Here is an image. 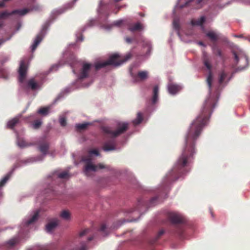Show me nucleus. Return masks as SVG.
<instances>
[{
	"label": "nucleus",
	"instance_id": "nucleus-1",
	"mask_svg": "<svg viewBox=\"0 0 250 250\" xmlns=\"http://www.w3.org/2000/svg\"><path fill=\"white\" fill-rule=\"evenodd\" d=\"M203 62L208 71L207 77V83L208 88V94L202 106L201 111L190 124L185 137V144L182 152L177 161H193L196 153V142L201 135L204 127L207 125L209 118L217 104L219 93L218 88L213 91L212 82L213 75L211 72L210 60L207 53L203 52Z\"/></svg>",
	"mask_w": 250,
	"mask_h": 250
},
{
	"label": "nucleus",
	"instance_id": "nucleus-2",
	"mask_svg": "<svg viewBox=\"0 0 250 250\" xmlns=\"http://www.w3.org/2000/svg\"><path fill=\"white\" fill-rule=\"evenodd\" d=\"M131 58V54L126 55L124 59H120L118 54L111 55L108 60L98 62L94 64L84 62L78 61L75 56L72 57V62L69 63L71 66L73 73L77 77L76 80L73 82L70 87H67L64 91L68 93L75 89L88 87L94 81L92 68L98 70L108 65L117 67L121 65Z\"/></svg>",
	"mask_w": 250,
	"mask_h": 250
},
{
	"label": "nucleus",
	"instance_id": "nucleus-3",
	"mask_svg": "<svg viewBox=\"0 0 250 250\" xmlns=\"http://www.w3.org/2000/svg\"><path fill=\"white\" fill-rule=\"evenodd\" d=\"M37 145H38V149L42 153L41 155L30 157L26 159L21 160L19 163L15 164L12 167V169L0 180V197L3 196L2 188L11 177L14 170L16 168L34 163L42 162L44 160L46 155L48 153L49 144L46 141L45 137H42L38 141Z\"/></svg>",
	"mask_w": 250,
	"mask_h": 250
},
{
	"label": "nucleus",
	"instance_id": "nucleus-4",
	"mask_svg": "<svg viewBox=\"0 0 250 250\" xmlns=\"http://www.w3.org/2000/svg\"><path fill=\"white\" fill-rule=\"evenodd\" d=\"M40 211V210L39 209L33 210L24 217L19 226V235L5 242L4 244L5 248L8 250H13L14 248L21 241L20 239V235L28 232L31 229V225L34 224L37 221L39 217Z\"/></svg>",
	"mask_w": 250,
	"mask_h": 250
},
{
	"label": "nucleus",
	"instance_id": "nucleus-5",
	"mask_svg": "<svg viewBox=\"0 0 250 250\" xmlns=\"http://www.w3.org/2000/svg\"><path fill=\"white\" fill-rule=\"evenodd\" d=\"M27 69L24 61H21L19 69V81L20 86L25 90H31L33 91L40 90L44 82V77L36 76L25 81Z\"/></svg>",
	"mask_w": 250,
	"mask_h": 250
},
{
	"label": "nucleus",
	"instance_id": "nucleus-6",
	"mask_svg": "<svg viewBox=\"0 0 250 250\" xmlns=\"http://www.w3.org/2000/svg\"><path fill=\"white\" fill-rule=\"evenodd\" d=\"M109 5L107 4L104 0H103L100 1L99 8L97 10L100 27L105 31L110 30L114 26L120 27L125 21L124 20L120 19L114 21L111 24L108 23L107 19L109 16Z\"/></svg>",
	"mask_w": 250,
	"mask_h": 250
},
{
	"label": "nucleus",
	"instance_id": "nucleus-7",
	"mask_svg": "<svg viewBox=\"0 0 250 250\" xmlns=\"http://www.w3.org/2000/svg\"><path fill=\"white\" fill-rule=\"evenodd\" d=\"M99 156L100 154L97 149H91L88 151V155L87 157H83L82 161L85 163L83 169V173L87 176H90L91 172H94L100 169L105 168L106 167L103 164H98L96 165L92 164V156Z\"/></svg>",
	"mask_w": 250,
	"mask_h": 250
},
{
	"label": "nucleus",
	"instance_id": "nucleus-8",
	"mask_svg": "<svg viewBox=\"0 0 250 250\" xmlns=\"http://www.w3.org/2000/svg\"><path fill=\"white\" fill-rule=\"evenodd\" d=\"M232 54L234 56V61L237 68L235 69V72L244 70L248 66V58L245 52L240 49L237 51L233 50Z\"/></svg>",
	"mask_w": 250,
	"mask_h": 250
},
{
	"label": "nucleus",
	"instance_id": "nucleus-9",
	"mask_svg": "<svg viewBox=\"0 0 250 250\" xmlns=\"http://www.w3.org/2000/svg\"><path fill=\"white\" fill-rule=\"evenodd\" d=\"M128 126V123L120 122L118 124V127L115 130L109 126H104L102 130L107 137L115 138L124 133L127 129Z\"/></svg>",
	"mask_w": 250,
	"mask_h": 250
},
{
	"label": "nucleus",
	"instance_id": "nucleus-10",
	"mask_svg": "<svg viewBox=\"0 0 250 250\" xmlns=\"http://www.w3.org/2000/svg\"><path fill=\"white\" fill-rule=\"evenodd\" d=\"M159 202V197L156 196L152 198L149 202L148 204H146L143 199H141L138 200L137 206L135 209H131L127 213H131L134 210H137L140 213H142L144 211H146V206L151 207L157 205Z\"/></svg>",
	"mask_w": 250,
	"mask_h": 250
},
{
	"label": "nucleus",
	"instance_id": "nucleus-11",
	"mask_svg": "<svg viewBox=\"0 0 250 250\" xmlns=\"http://www.w3.org/2000/svg\"><path fill=\"white\" fill-rule=\"evenodd\" d=\"M95 23L94 20H91L88 23L86 24L82 29L80 31H78L76 33V42L70 43L68 47L69 49H74V50H77L79 48V46L78 45L77 42H82L83 41V36L82 35V32H84L87 27L92 26Z\"/></svg>",
	"mask_w": 250,
	"mask_h": 250
},
{
	"label": "nucleus",
	"instance_id": "nucleus-12",
	"mask_svg": "<svg viewBox=\"0 0 250 250\" xmlns=\"http://www.w3.org/2000/svg\"><path fill=\"white\" fill-rule=\"evenodd\" d=\"M135 69V66L134 65L130 66L129 69L130 75L134 83H137L139 81H144L147 78L148 72L147 71L144 70L136 72L134 70Z\"/></svg>",
	"mask_w": 250,
	"mask_h": 250
},
{
	"label": "nucleus",
	"instance_id": "nucleus-13",
	"mask_svg": "<svg viewBox=\"0 0 250 250\" xmlns=\"http://www.w3.org/2000/svg\"><path fill=\"white\" fill-rule=\"evenodd\" d=\"M69 177V174L67 171H62L59 172L55 171L51 175L48 176V180L51 181L52 184H56L60 182L61 180L66 179Z\"/></svg>",
	"mask_w": 250,
	"mask_h": 250
},
{
	"label": "nucleus",
	"instance_id": "nucleus-14",
	"mask_svg": "<svg viewBox=\"0 0 250 250\" xmlns=\"http://www.w3.org/2000/svg\"><path fill=\"white\" fill-rule=\"evenodd\" d=\"M47 30V27L45 25L42 26V28L40 32L37 35L35 39H34L32 44L31 46V49L32 52H34L40 44L43 38L46 34Z\"/></svg>",
	"mask_w": 250,
	"mask_h": 250
},
{
	"label": "nucleus",
	"instance_id": "nucleus-15",
	"mask_svg": "<svg viewBox=\"0 0 250 250\" xmlns=\"http://www.w3.org/2000/svg\"><path fill=\"white\" fill-rule=\"evenodd\" d=\"M168 216L171 222L173 224L182 223L185 221L184 216L178 212H169L168 213Z\"/></svg>",
	"mask_w": 250,
	"mask_h": 250
},
{
	"label": "nucleus",
	"instance_id": "nucleus-16",
	"mask_svg": "<svg viewBox=\"0 0 250 250\" xmlns=\"http://www.w3.org/2000/svg\"><path fill=\"white\" fill-rule=\"evenodd\" d=\"M183 88L181 84H177L173 83H169L167 85V88L168 93L172 95H175L179 92Z\"/></svg>",
	"mask_w": 250,
	"mask_h": 250
},
{
	"label": "nucleus",
	"instance_id": "nucleus-17",
	"mask_svg": "<svg viewBox=\"0 0 250 250\" xmlns=\"http://www.w3.org/2000/svg\"><path fill=\"white\" fill-rule=\"evenodd\" d=\"M77 0H74V1L68 3L62 7L53 10L52 13L56 15H60L64 13L66 10L71 9L73 6L74 2Z\"/></svg>",
	"mask_w": 250,
	"mask_h": 250
},
{
	"label": "nucleus",
	"instance_id": "nucleus-18",
	"mask_svg": "<svg viewBox=\"0 0 250 250\" xmlns=\"http://www.w3.org/2000/svg\"><path fill=\"white\" fill-rule=\"evenodd\" d=\"M105 152L115 150L116 149L115 141L114 140L106 141L102 148Z\"/></svg>",
	"mask_w": 250,
	"mask_h": 250
},
{
	"label": "nucleus",
	"instance_id": "nucleus-19",
	"mask_svg": "<svg viewBox=\"0 0 250 250\" xmlns=\"http://www.w3.org/2000/svg\"><path fill=\"white\" fill-rule=\"evenodd\" d=\"M206 21V17L204 16H201L199 19L195 20L193 19L191 20L190 23L193 26H199L201 27V29L202 31H205V27L203 25V23Z\"/></svg>",
	"mask_w": 250,
	"mask_h": 250
},
{
	"label": "nucleus",
	"instance_id": "nucleus-20",
	"mask_svg": "<svg viewBox=\"0 0 250 250\" xmlns=\"http://www.w3.org/2000/svg\"><path fill=\"white\" fill-rule=\"evenodd\" d=\"M173 28L176 31L177 35L180 39V40L184 42H188L189 41H187L185 40L182 38V36L181 35V33L180 32V26L179 24V20L177 19H175L173 21Z\"/></svg>",
	"mask_w": 250,
	"mask_h": 250
},
{
	"label": "nucleus",
	"instance_id": "nucleus-21",
	"mask_svg": "<svg viewBox=\"0 0 250 250\" xmlns=\"http://www.w3.org/2000/svg\"><path fill=\"white\" fill-rule=\"evenodd\" d=\"M159 88L158 85H155L153 88L152 96L151 99V104L153 105L156 104L159 101Z\"/></svg>",
	"mask_w": 250,
	"mask_h": 250
},
{
	"label": "nucleus",
	"instance_id": "nucleus-22",
	"mask_svg": "<svg viewBox=\"0 0 250 250\" xmlns=\"http://www.w3.org/2000/svg\"><path fill=\"white\" fill-rule=\"evenodd\" d=\"M29 12V10L28 9L23 8L14 10L11 12V14L17 17H20L26 15Z\"/></svg>",
	"mask_w": 250,
	"mask_h": 250
},
{
	"label": "nucleus",
	"instance_id": "nucleus-23",
	"mask_svg": "<svg viewBox=\"0 0 250 250\" xmlns=\"http://www.w3.org/2000/svg\"><path fill=\"white\" fill-rule=\"evenodd\" d=\"M17 134V145L21 148H23L29 146H32L33 144L27 143L25 142L23 138L20 137L18 133Z\"/></svg>",
	"mask_w": 250,
	"mask_h": 250
},
{
	"label": "nucleus",
	"instance_id": "nucleus-24",
	"mask_svg": "<svg viewBox=\"0 0 250 250\" xmlns=\"http://www.w3.org/2000/svg\"><path fill=\"white\" fill-rule=\"evenodd\" d=\"M21 117V114H20L12 119L8 121L7 123V127L10 129H13L14 127L19 123L20 118Z\"/></svg>",
	"mask_w": 250,
	"mask_h": 250
},
{
	"label": "nucleus",
	"instance_id": "nucleus-25",
	"mask_svg": "<svg viewBox=\"0 0 250 250\" xmlns=\"http://www.w3.org/2000/svg\"><path fill=\"white\" fill-rule=\"evenodd\" d=\"M58 225V221L57 220L54 219L52 220L46 225V231L48 233H51Z\"/></svg>",
	"mask_w": 250,
	"mask_h": 250
},
{
	"label": "nucleus",
	"instance_id": "nucleus-26",
	"mask_svg": "<svg viewBox=\"0 0 250 250\" xmlns=\"http://www.w3.org/2000/svg\"><path fill=\"white\" fill-rule=\"evenodd\" d=\"M142 46L144 48L147 47V51L146 54V57H148L151 53L152 50V45L151 42L146 40V39H142Z\"/></svg>",
	"mask_w": 250,
	"mask_h": 250
},
{
	"label": "nucleus",
	"instance_id": "nucleus-27",
	"mask_svg": "<svg viewBox=\"0 0 250 250\" xmlns=\"http://www.w3.org/2000/svg\"><path fill=\"white\" fill-rule=\"evenodd\" d=\"M193 0H178L175 8L181 9L188 5Z\"/></svg>",
	"mask_w": 250,
	"mask_h": 250
},
{
	"label": "nucleus",
	"instance_id": "nucleus-28",
	"mask_svg": "<svg viewBox=\"0 0 250 250\" xmlns=\"http://www.w3.org/2000/svg\"><path fill=\"white\" fill-rule=\"evenodd\" d=\"M206 36L211 41L216 42L219 37V34L213 31H209L206 33Z\"/></svg>",
	"mask_w": 250,
	"mask_h": 250
},
{
	"label": "nucleus",
	"instance_id": "nucleus-29",
	"mask_svg": "<svg viewBox=\"0 0 250 250\" xmlns=\"http://www.w3.org/2000/svg\"><path fill=\"white\" fill-rule=\"evenodd\" d=\"M144 29V27L143 25L140 22H136L130 26L128 28V30L131 32H133L135 31H141Z\"/></svg>",
	"mask_w": 250,
	"mask_h": 250
},
{
	"label": "nucleus",
	"instance_id": "nucleus-30",
	"mask_svg": "<svg viewBox=\"0 0 250 250\" xmlns=\"http://www.w3.org/2000/svg\"><path fill=\"white\" fill-rule=\"evenodd\" d=\"M143 120V115L141 112L137 113L136 118L132 121V123L134 126L139 125Z\"/></svg>",
	"mask_w": 250,
	"mask_h": 250
},
{
	"label": "nucleus",
	"instance_id": "nucleus-31",
	"mask_svg": "<svg viewBox=\"0 0 250 250\" xmlns=\"http://www.w3.org/2000/svg\"><path fill=\"white\" fill-rule=\"evenodd\" d=\"M60 216L62 219L68 221L71 219V214L68 210H63L60 214Z\"/></svg>",
	"mask_w": 250,
	"mask_h": 250
},
{
	"label": "nucleus",
	"instance_id": "nucleus-32",
	"mask_svg": "<svg viewBox=\"0 0 250 250\" xmlns=\"http://www.w3.org/2000/svg\"><path fill=\"white\" fill-rule=\"evenodd\" d=\"M90 125V123L88 122H84L81 124H76L75 125V128L77 131H82L85 129Z\"/></svg>",
	"mask_w": 250,
	"mask_h": 250
},
{
	"label": "nucleus",
	"instance_id": "nucleus-33",
	"mask_svg": "<svg viewBox=\"0 0 250 250\" xmlns=\"http://www.w3.org/2000/svg\"><path fill=\"white\" fill-rule=\"evenodd\" d=\"M51 106H48L46 107H44L42 108H41L38 111V113L42 114L43 116H46L48 115L50 113V110L51 109Z\"/></svg>",
	"mask_w": 250,
	"mask_h": 250
},
{
	"label": "nucleus",
	"instance_id": "nucleus-34",
	"mask_svg": "<svg viewBox=\"0 0 250 250\" xmlns=\"http://www.w3.org/2000/svg\"><path fill=\"white\" fill-rule=\"evenodd\" d=\"M9 73L7 69L5 68H0V78L3 79H7L8 78Z\"/></svg>",
	"mask_w": 250,
	"mask_h": 250
},
{
	"label": "nucleus",
	"instance_id": "nucleus-35",
	"mask_svg": "<svg viewBox=\"0 0 250 250\" xmlns=\"http://www.w3.org/2000/svg\"><path fill=\"white\" fill-rule=\"evenodd\" d=\"M28 9L29 10V12L31 11H41L42 9V7L40 4L36 3Z\"/></svg>",
	"mask_w": 250,
	"mask_h": 250
},
{
	"label": "nucleus",
	"instance_id": "nucleus-36",
	"mask_svg": "<svg viewBox=\"0 0 250 250\" xmlns=\"http://www.w3.org/2000/svg\"><path fill=\"white\" fill-rule=\"evenodd\" d=\"M226 76L227 75L224 71H222L219 74L218 80V82L220 85L222 84L223 81L226 78Z\"/></svg>",
	"mask_w": 250,
	"mask_h": 250
},
{
	"label": "nucleus",
	"instance_id": "nucleus-37",
	"mask_svg": "<svg viewBox=\"0 0 250 250\" xmlns=\"http://www.w3.org/2000/svg\"><path fill=\"white\" fill-rule=\"evenodd\" d=\"M42 124V121L40 120H36L32 125V127L34 129H38Z\"/></svg>",
	"mask_w": 250,
	"mask_h": 250
},
{
	"label": "nucleus",
	"instance_id": "nucleus-38",
	"mask_svg": "<svg viewBox=\"0 0 250 250\" xmlns=\"http://www.w3.org/2000/svg\"><path fill=\"white\" fill-rule=\"evenodd\" d=\"M10 15H12L11 12H8L7 11H3L0 13V19H5Z\"/></svg>",
	"mask_w": 250,
	"mask_h": 250
},
{
	"label": "nucleus",
	"instance_id": "nucleus-39",
	"mask_svg": "<svg viewBox=\"0 0 250 250\" xmlns=\"http://www.w3.org/2000/svg\"><path fill=\"white\" fill-rule=\"evenodd\" d=\"M91 232V229H84L83 230H82L81 232L79 233V236L80 237L83 236L84 235H85L86 234H90Z\"/></svg>",
	"mask_w": 250,
	"mask_h": 250
},
{
	"label": "nucleus",
	"instance_id": "nucleus-40",
	"mask_svg": "<svg viewBox=\"0 0 250 250\" xmlns=\"http://www.w3.org/2000/svg\"><path fill=\"white\" fill-rule=\"evenodd\" d=\"M59 123L61 126H65L66 125V120L64 116H61L59 118Z\"/></svg>",
	"mask_w": 250,
	"mask_h": 250
},
{
	"label": "nucleus",
	"instance_id": "nucleus-41",
	"mask_svg": "<svg viewBox=\"0 0 250 250\" xmlns=\"http://www.w3.org/2000/svg\"><path fill=\"white\" fill-rule=\"evenodd\" d=\"M214 53H215L218 57H222V53L221 50L217 48L216 46H214L212 48Z\"/></svg>",
	"mask_w": 250,
	"mask_h": 250
},
{
	"label": "nucleus",
	"instance_id": "nucleus-42",
	"mask_svg": "<svg viewBox=\"0 0 250 250\" xmlns=\"http://www.w3.org/2000/svg\"><path fill=\"white\" fill-rule=\"evenodd\" d=\"M15 34V32H14L9 37L7 38L6 39H0V47L2 45V44H3L5 42H6L7 41H8L10 40L11 37Z\"/></svg>",
	"mask_w": 250,
	"mask_h": 250
},
{
	"label": "nucleus",
	"instance_id": "nucleus-43",
	"mask_svg": "<svg viewBox=\"0 0 250 250\" xmlns=\"http://www.w3.org/2000/svg\"><path fill=\"white\" fill-rule=\"evenodd\" d=\"M59 67V64H54L51 67L50 71H55L58 70Z\"/></svg>",
	"mask_w": 250,
	"mask_h": 250
},
{
	"label": "nucleus",
	"instance_id": "nucleus-44",
	"mask_svg": "<svg viewBox=\"0 0 250 250\" xmlns=\"http://www.w3.org/2000/svg\"><path fill=\"white\" fill-rule=\"evenodd\" d=\"M206 0H196V3L197 4L202 6L204 4Z\"/></svg>",
	"mask_w": 250,
	"mask_h": 250
},
{
	"label": "nucleus",
	"instance_id": "nucleus-45",
	"mask_svg": "<svg viewBox=\"0 0 250 250\" xmlns=\"http://www.w3.org/2000/svg\"><path fill=\"white\" fill-rule=\"evenodd\" d=\"M165 233V231L163 229H161L159 231L158 233L157 236H156V240L158 239L161 236H162L163 234H164Z\"/></svg>",
	"mask_w": 250,
	"mask_h": 250
},
{
	"label": "nucleus",
	"instance_id": "nucleus-46",
	"mask_svg": "<svg viewBox=\"0 0 250 250\" xmlns=\"http://www.w3.org/2000/svg\"><path fill=\"white\" fill-rule=\"evenodd\" d=\"M80 250H86V245L85 242H83L81 243Z\"/></svg>",
	"mask_w": 250,
	"mask_h": 250
},
{
	"label": "nucleus",
	"instance_id": "nucleus-47",
	"mask_svg": "<svg viewBox=\"0 0 250 250\" xmlns=\"http://www.w3.org/2000/svg\"><path fill=\"white\" fill-rule=\"evenodd\" d=\"M50 193L51 194H52L53 195L56 194L54 191L52 189H50V188L48 189H46L45 191V193Z\"/></svg>",
	"mask_w": 250,
	"mask_h": 250
},
{
	"label": "nucleus",
	"instance_id": "nucleus-48",
	"mask_svg": "<svg viewBox=\"0 0 250 250\" xmlns=\"http://www.w3.org/2000/svg\"><path fill=\"white\" fill-rule=\"evenodd\" d=\"M234 1L240 2V3H248V1L247 0H233Z\"/></svg>",
	"mask_w": 250,
	"mask_h": 250
},
{
	"label": "nucleus",
	"instance_id": "nucleus-49",
	"mask_svg": "<svg viewBox=\"0 0 250 250\" xmlns=\"http://www.w3.org/2000/svg\"><path fill=\"white\" fill-rule=\"evenodd\" d=\"M106 225L105 224H103L101 227V228L100 229V230L101 231H104V230L105 229H106Z\"/></svg>",
	"mask_w": 250,
	"mask_h": 250
},
{
	"label": "nucleus",
	"instance_id": "nucleus-50",
	"mask_svg": "<svg viewBox=\"0 0 250 250\" xmlns=\"http://www.w3.org/2000/svg\"><path fill=\"white\" fill-rule=\"evenodd\" d=\"M132 40V39H131V38H130L126 37V38H125V42H127V43H131V42Z\"/></svg>",
	"mask_w": 250,
	"mask_h": 250
},
{
	"label": "nucleus",
	"instance_id": "nucleus-51",
	"mask_svg": "<svg viewBox=\"0 0 250 250\" xmlns=\"http://www.w3.org/2000/svg\"><path fill=\"white\" fill-rule=\"evenodd\" d=\"M197 43L198 44L202 46H204V47H205V46H206L204 42H201V41L198 42H197Z\"/></svg>",
	"mask_w": 250,
	"mask_h": 250
},
{
	"label": "nucleus",
	"instance_id": "nucleus-52",
	"mask_svg": "<svg viewBox=\"0 0 250 250\" xmlns=\"http://www.w3.org/2000/svg\"><path fill=\"white\" fill-rule=\"evenodd\" d=\"M21 26V23H18V27H17V30H16V31H18L20 29Z\"/></svg>",
	"mask_w": 250,
	"mask_h": 250
},
{
	"label": "nucleus",
	"instance_id": "nucleus-53",
	"mask_svg": "<svg viewBox=\"0 0 250 250\" xmlns=\"http://www.w3.org/2000/svg\"><path fill=\"white\" fill-rule=\"evenodd\" d=\"M94 237L93 236H90V237H88V238H87V240L88 241H90L91 240H92L93 239Z\"/></svg>",
	"mask_w": 250,
	"mask_h": 250
},
{
	"label": "nucleus",
	"instance_id": "nucleus-54",
	"mask_svg": "<svg viewBox=\"0 0 250 250\" xmlns=\"http://www.w3.org/2000/svg\"><path fill=\"white\" fill-rule=\"evenodd\" d=\"M37 114H33L31 115L29 117H32L33 119L35 118L36 117Z\"/></svg>",
	"mask_w": 250,
	"mask_h": 250
},
{
	"label": "nucleus",
	"instance_id": "nucleus-55",
	"mask_svg": "<svg viewBox=\"0 0 250 250\" xmlns=\"http://www.w3.org/2000/svg\"><path fill=\"white\" fill-rule=\"evenodd\" d=\"M185 35L188 36H191L192 35V33H185Z\"/></svg>",
	"mask_w": 250,
	"mask_h": 250
},
{
	"label": "nucleus",
	"instance_id": "nucleus-56",
	"mask_svg": "<svg viewBox=\"0 0 250 250\" xmlns=\"http://www.w3.org/2000/svg\"><path fill=\"white\" fill-rule=\"evenodd\" d=\"M2 25V23L0 22V27H1Z\"/></svg>",
	"mask_w": 250,
	"mask_h": 250
},
{
	"label": "nucleus",
	"instance_id": "nucleus-57",
	"mask_svg": "<svg viewBox=\"0 0 250 250\" xmlns=\"http://www.w3.org/2000/svg\"><path fill=\"white\" fill-rule=\"evenodd\" d=\"M8 60V58H7V59H6V60L2 61V63H4V62L5 61H6V60Z\"/></svg>",
	"mask_w": 250,
	"mask_h": 250
}]
</instances>
